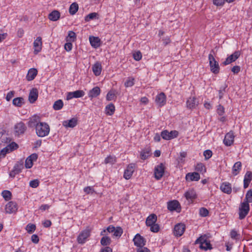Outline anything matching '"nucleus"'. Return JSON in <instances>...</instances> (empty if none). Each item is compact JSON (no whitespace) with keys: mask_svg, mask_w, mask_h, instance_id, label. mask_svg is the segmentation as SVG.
Listing matches in <instances>:
<instances>
[{"mask_svg":"<svg viewBox=\"0 0 252 252\" xmlns=\"http://www.w3.org/2000/svg\"><path fill=\"white\" fill-rule=\"evenodd\" d=\"M50 130L49 125L45 122L40 123L35 128L36 134L40 137H43L48 135Z\"/></svg>","mask_w":252,"mask_h":252,"instance_id":"f257e3e1","label":"nucleus"},{"mask_svg":"<svg viewBox=\"0 0 252 252\" xmlns=\"http://www.w3.org/2000/svg\"><path fill=\"white\" fill-rule=\"evenodd\" d=\"M239 218L240 220L244 219L248 214L250 211V205L246 202L241 203L239 209Z\"/></svg>","mask_w":252,"mask_h":252,"instance_id":"f03ea898","label":"nucleus"},{"mask_svg":"<svg viewBox=\"0 0 252 252\" xmlns=\"http://www.w3.org/2000/svg\"><path fill=\"white\" fill-rule=\"evenodd\" d=\"M208 59L211 71L214 74H218L220 70V66L218 62L216 61L214 57L211 53L209 55Z\"/></svg>","mask_w":252,"mask_h":252,"instance_id":"7ed1b4c3","label":"nucleus"},{"mask_svg":"<svg viewBox=\"0 0 252 252\" xmlns=\"http://www.w3.org/2000/svg\"><path fill=\"white\" fill-rule=\"evenodd\" d=\"M167 209L170 211H176L178 213L180 212L181 210L180 204L176 200L169 201L167 203Z\"/></svg>","mask_w":252,"mask_h":252,"instance_id":"20e7f679","label":"nucleus"},{"mask_svg":"<svg viewBox=\"0 0 252 252\" xmlns=\"http://www.w3.org/2000/svg\"><path fill=\"white\" fill-rule=\"evenodd\" d=\"M165 167L163 163H161L155 168V177L157 180H159L163 176L164 173Z\"/></svg>","mask_w":252,"mask_h":252,"instance_id":"39448f33","label":"nucleus"},{"mask_svg":"<svg viewBox=\"0 0 252 252\" xmlns=\"http://www.w3.org/2000/svg\"><path fill=\"white\" fill-rule=\"evenodd\" d=\"M134 245L140 248H142L146 244V240L144 238L139 234H137L133 239Z\"/></svg>","mask_w":252,"mask_h":252,"instance_id":"423d86ee","label":"nucleus"},{"mask_svg":"<svg viewBox=\"0 0 252 252\" xmlns=\"http://www.w3.org/2000/svg\"><path fill=\"white\" fill-rule=\"evenodd\" d=\"M90 235V231L89 229H85L82 231L77 238V241L79 244H84L85 243L86 239Z\"/></svg>","mask_w":252,"mask_h":252,"instance_id":"0eeeda50","label":"nucleus"},{"mask_svg":"<svg viewBox=\"0 0 252 252\" xmlns=\"http://www.w3.org/2000/svg\"><path fill=\"white\" fill-rule=\"evenodd\" d=\"M240 55V53L238 51L234 52L232 55L228 56L222 63V64L224 65L230 64V63L235 62Z\"/></svg>","mask_w":252,"mask_h":252,"instance_id":"6e6552de","label":"nucleus"},{"mask_svg":"<svg viewBox=\"0 0 252 252\" xmlns=\"http://www.w3.org/2000/svg\"><path fill=\"white\" fill-rule=\"evenodd\" d=\"M135 168V164L134 163L129 164L124 172V177L126 180L129 179L134 171Z\"/></svg>","mask_w":252,"mask_h":252,"instance_id":"1a4fd4ad","label":"nucleus"},{"mask_svg":"<svg viewBox=\"0 0 252 252\" xmlns=\"http://www.w3.org/2000/svg\"><path fill=\"white\" fill-rule=\"evenodd\" d=\"M85 95V92L82 90H77L74 92L67 93L66 99L70 100L73 98H79Z\"/></svg>","mask_w":252,"mask_h":252,"instance_id":"9d476101","label":"nucleus"},{"mask_svg":"<svg viewBox=\"0 0 252 252\" xmlns=\"http://www.w3.org/2000/svg\"><path fill=\"white\" fill-rule=\"evenodd\" d=\"M40 118L39 116L35 115L29 119L28 122V126L30 127L36 128L39 124L40 122Z\"/></svg>","mask_w":252,"mask_h":252,"instance_id":"9b49d317","label":"nucleus"},{"mask_svg":"<svg viewBox=\"0 0 252 252\" xmlns=\"http://www.w3.org/2000/svg\"><path fill=\"white\" fill-rule=\"evenodd\" d=\"M17 205L13 201L9 202L5 206V210L6 213L11 214L15 213L17 210Z\"/></svg>","mask_w":252,"mask_h":252,"instance_id":"f8f14e48","label":"nucleus"},{"mask_svg":"<svg viewBox=\"0 0 252 252\" xmlns=\"http://www.w3.org/2000/svg\"><path fill=\"white\" fill-rule=\"evenodd\" d=\"M185 225L183 223H178L175 225L174 228V234L176 236H181L185 230Z\"/></svg>","mask_w":252,"mask_h":252,"instance_id":"ddd939ff","label":"nucleus"},{"mask_svg":"<svg viewBox=\"0 0 252 252\" xmlns=\"http://www.w3.org/2000/svg\"><path fill=\"white\" fill-rule=\"evenodd\" d=\"M155 101L159 107L164 105L166 101L165 94L163 93L158 94L156 97Z\"/></svg>","mask_w":252,"mask_h":252,"instance_id":"4468645a","label":"nucleus"},{"mask_svg":"<svg viewBox=\"0 0 252 252\" xmlns=\"http://www.w3.org/2000/svg\"><path fill=\"white\" fill-rule=\"evenodd\" d=\"M234 139V135L233 132L230 131L225 135L223 140V143L226 146H230L233 144Z\"/></svg>","mask_w":252,"mask_h":252,"instance_id":"2eb2a0df","label":"nucleus"},{"mask_svg":"<svg viewBox=\"0 0 252 252\" xmlns=\"http://www.w3.org/2000/svg\"><path fill=\"white\" fill-rule=\"evenodd\" d=\"M26 129L27 127L25 124L22 122L17 123L14 126L15 132L17 135L23 134Z\"/></svg>","mask_w":252,"mask_h":252,"instance_id":"dca6fc26","label":"nucleus"},{"mask_svg":"<svg viewBox=\"0 0 252 252\" xmlns=\"http://www.w3.org/2000/svg\"><path fill=\"white\" fill-rule=\"evenodd\" d=\"M33 46L34 48V53L35 54L38 53L42 49V38L38 36L33 42Z\"/></svg>","mask_w":252,"mask_h":252,"instance_id":"f3484780","label":"nucleus"},{"mask_svg":"<svg viewBox=\"0 0 252 252\" xmlns=\"http://www.w3.org/2000/svg\"><path fill=\"white\" fill-rule=\"evenodd\" d=\"M38 95V90L36 88H32L29 95V100L30 103H34L37 99Z\"/></svg>","mask_w":252,"mask_h":252,"instance_id":"a211bd4d","label":"nucleus"},{"mask_svg":"<svg viewBox=\"0 0 252 252\" xmlns=\"http://www.w3.org/2000/svg\"><path fill=\"white\" fill-rule=\"evenodd\" d=\"M185 196L188 200L192 201L197 197L196 191L193 189H189L184 194Z\"/></svg>","mask_w":252,"mask_h":252,"instance_id":"6ab92c4d","label":"nucleus"},{"mask_svg":"<svg viewBox=\"0 0 252 252\" xmlns=\"http://www.w3.org/2000/svg\"><path fill=\"white\" fill-rule=\"evenodd\" d=\"M186 104L188 108L192 109L195 108V107L198 105V102L195 97H190L187 100Z\"/></svg>","mask_w":252,"mask_h":252,"instance_id":"aec40b11","label":"nucleus"},{"mask_svg":"<svg viewBox=\"0 0 252 252\" xmlns=\"http://www.w3.org/2000/svg\"><path fill=\"white\" fill-rule=\"evenodd\" d=\"M200 175L198 173L194 172L189 173L186 175V179L187 181H197L200 179Z\"/></svg>","mask_w":252,"mask_h":252,"instance_id":"412c9836","label":"nucleus"},{"mask_svg":"<svg viewBox=\"0 0 252 252\" xmlns=\"http://www.w3.org/2000/svg\"><path fill=\"white\" fill-rule=\"evenodd\" d=\"M92 70L94 74L97 76H99L101 72L102 66L100 62H96L92 66Z\"/></svg>","mask_w":252,"mask_h":252,"instance_id":"4be33fe9","label":"nucleus"},{"mask_svg":"<svg viewBox=\"0 0 252 252\" xmlns=\"http://www.w3.org/2000/svg\"><path fill=\"white\" fill-rule=\"evenodd\" d=\"M220 189L222 192H223L224 193H227L228 194H230L232 191L231 185L229 183H227V182L223 183L221 185V186L220 187Z\"/></svg>","mask_w":252,"mask_h":252,"instance_id":"5701e85b","label":"nucleus"},{"mask_svg":"<svg viewBox=\"0 0 252 252\" xmlns=\"http://www.w3.org/2000/svg\"><path fill=\"white\" fill-rule=\"evenodd\" d=\"M252 180V173L251 171H247L244 179V188L248 187L249 184Z\"/></svg>","mask_w":252,"mask_h":252,"instance_id":"b1692460","label":"nucleus"},{"mask_svg":"<svg viewBox=\"0 0 252 252\" xmlns=\"http://www.w3.org/2000/svg\"><path fill=\"white\" fill-rule=\"evenodd\" d=\"M89 40L91 45L94 48H96L100 45V40L98 37H94L93 36H90Z\"/></svg>","mask_w":252,"mask_h":252,"instance_id":"393cba45","label":"nucleus"},{"mask_svg":"<svg viewBox=\"0 0 252 252\" xmlns=\"http://www.w3.org/2000/svg\"><path fill=\"white\" fill-rule=\"evenodd\" d=\"M157 220V217L154 214H152L150 215L146 219V224L147 226H150V225H152L156 223Z\"/></svg>","mask_w":252,"mask_h":252,"instance_id":"a878e982","label":"nucleus"},{"mask_svg":"<svg viewBox=\"0 0 252 252\" xmlns=\"http://www.w3.org/2000/svg\"><path fill=\"white\" fill-rule=\"evenodd\" d=\"M37 74V70L35 68H31L26 76V78L28 81L33 80Z\"/></svg>","mask_w":252,"mask_h":252,"instance_id":"bb28decb","label":"nucleus"},{"mask_svg":"<svg viewBox=\"0 0 252 252\" xmlns=\"http://www.w3.org/2000/svg\"><path fill=\"white\" fill-rule=\"evenodd\" d=\"M100 93V90L99 88L95 87L89 91L88 96L91 98L96 97L99 95Z\"/></svg>","mask_w":252,"mask_h":252,"instance_id":"cd10ccee","label":"nucleus"},{"mask_svg":"<svg viewBox=\"0 0 252 252\" xmlns=\"http://www.w3.org/2000/svg\"><path fill=\"white\" fill-rule=\"evenodd\" d=\"M77 121L76 118H72L71 119L65 121L63 123V125L64 126L68 127H74L77 125Z\"/></svg>","mask_w":252,"mask_h":252,"instance_id":"c85d7f7f","label":"nucleus"},{"mask_svg":"<svg viewBox=\"0 0 252 252\" xmlns=\"http://www.w3.org/2000/svg\"><path fill=\"white\" fill-rule=\"evenodd\" d=\"M60 15V13L59 11L54 10L49 14L48 18L51 21H56L59 19Z\"/></svg>","mask_w":252,"mask_h":252,"instance_id":"c756f323","label":"nucleus"},{"mask_svg":"<svg viewBox=\"0 0 252 252\" xmlns=\"http://www.w3.org/2000/svg\"><path fill=\"white\" fill-rule=\"evenodd\" d=\"M25 103L24 98L18 97L13 99L12 104L16 107H21Z\"/></svg>","mask_w":252,"mask_h":252,"instance_id":"7c9ffc66","label":"nucleus"},{"mask_svg":"<svg viewBox=\"0 0 252 252\" xmlns=\"http://www.w3.org/2000/svg\"><path fill=\"white\" fill-rule=\"evenodd\" d=\"M242 163L240 161L236 162L233 165L232 168V174L236 176L240 172L241 169Z\"/></svg>","mask_w":252,"mask_h":252,"instance_id":"2f4dec72","label":"nucleus"},{"mask_svg":"<svg viewBox=\"0 0 252 252\" xmlns=\"http://www.w3.org/2000/svg\"><path fill=\"white\" fill-rule=\"evenodd\" d=\"M115 110V106L113 103H110L105 107L106 114L108 115H112Z\"/></svg>","mask_w":252,"mask_h":252,"instance_id":"473e14b6","label":"nucleus"},{"mask_svg":"<svg viewBox=\"0 0 252 252\" xmlns=\"http://www.w3.org/2000/svg\"><path fill=\"white\" fill-rule=\"evenodd\" d=\"M204 245H200L199 248L200 249L204 250L205 251H207L208 250H212V247L210 243V241L207 240H204Z\"/></svg>","mask_w":252,"mask_h":252,"instance_id":"72a5a7b5","label":"nucleus"},{"mask_svg":"<svg viewBox=\"0 0 252 252\" xmlns=\"http://www.w3.org/2000/svg\"><path fill=\"white\" fill-rule=\"evenodd\" d=\"M63 106V103L62 99H59L56 101L53 106V108L55 110H61Z\"/></svg>","mask_w":252,"mask_h":252,"instance_id":"f704fd0d","label":"nucleus"},{"mask_svg":"<svg viewBox=\"0 0 252 252\" xmlns=\"http://www.w3.org/2000/svg\"><path fill=\"white\" fill-rule=\"evenodd\" d=\"M78 10V5L76 2L72 3L69 7V12L71 15L75 14Z\"/></svg>","mask_w":252,"mask_h":252,"instance_id":"c9c22d12","label":"nucleus"},{"mask_svg":"<svg viewBox=\"0 0 252 252\" xmlns=\"http://www.w3.org/2000/svg\"><path fill=\"white\" fill-rule=\"evenodd\" d=\"M111 243V240L110 237L104 236L102 237L100 240V244L104 246L109 245Z\"/></svg>","mask_w":252,"mask_h":252,"instance_id":"e433bc0d","label":"nucleus"},{"mask_svg":"<svg viewBox=\"0 0 252 252\" xmlns=\"http://www.w3.org/2000/svg\"><path fill=\"white\" fill-rule=\"evenodd\" d=\"M195 170L197 172H199L201 173H204L206 172L205 166L202 163H198L195 166Z\"/></svg>","mask_w":252,"mask_h":252,"instance_id":"4c0bfd02","label":"nucleus"},{"mask_svg":"<svg viewBox=\"0 0 252 252\" xmlns=\"http://www.w3.org/2000/svg\"><path fill=\"white\" fill-rule=\"evenodd\" d=\"M116 162V158L114 156H109L107 157L104 160L105 164H114Z\"/></svg>","mask_w":252,"mask_h":252,"instance_id":"58836bf2","label":"nucleus"},{"mask_svg":"<svg viewBox=\"0 0 252 252\" xmlns=\"http://www.w3.org/2000/svg\"><path fill=\"white\" fill-rule=\"evenodd\" d=\"M227 87V85L224 84L222 85L219 91V98L221 99L222 98L224 94L226 92V89Z\"/></svg>","mask_w":252,"mask_h":252,"instance_id":"ea45409f","label":"nucleus"},{"mask_svg":"<svg viewBox=\"0 0 252 252\" xmlns=\"http://www.w3.org/2000/svg\"><path fill=\"white\" fill-rule=\"evenodd\" d=\"M1 195L4 199L7 201L10 200L12 196L11 192L7 190H3L1 193Z\"/></svg>","mask_w":252,"mask_h":252,"instance_id":"a19ab883","label":"nucleus"},{"mask_svg":"<svg viewBox=\"0 0 252 252\" xmlns=\"http://www.w3.org/2000/svg\"><path fill=\"white\" fill-rule=\"evenodd\" d=\"M113 233V235L114 236L120 237L122 235L123 230L121 227L117 226L115 227Z\"/></svg>","mask_w":252,"mask_h":252,"instance_id":"79ce46f5","label":"nucleus"},{"mask_svg":"<svg viewBox=\"0 0 252 252\" xmlns=\"http://www.w3.org/2000/svg\"><path fill=\"white\" fill-rule=\"evenodd\" d=\"M244 202H246L248 203H252V189H250L247 191Z\"/></svg>","mask_w":252,"mask_h":252,"instance_id":"37998d69","label":"nucleus"},{"mask_svg":"<svg viewBox=\"0 0 252 252\" xmlns=\"http://www.w3.org/2000/svg\"><path fill=\"white\" fill-rule=\"evenodd\" d=\"M35 229H36L35 225L34 224H32V223H29L27 225L26 228V230L30 234L33 233L35 231Z\"/></svg>","mask_w":252,"mask_h":252,"instance_id":"c03bdc74","label":"nucleus"},{"mask_svg":"<svg viewBox=\"0 0 252 252\" xmlns=\"http://www.w3.org/2000/svg\"><path fill=\"white\" fill-rule=\"evenodd\" d=\"M23 168V165L22 163H16L14 166L13 170L16 173H19L21 172L22 169Z\"/></svg>","mask_w":252,"mask_h":252,"instance_id":"a18cd8bd","label":"nucleus"},{"mask_svg":"<svg viewBox=\"0 0 252 252\" xmlns=\"http://www.w3.org/2000/svg\"><path fill=\"white\" fill-rule=\"evenodd\" d=\"M97 15H98L97 13H96L95 12L91 13L89 14L88 15H87L85 17V20L86 22H88L91 20H94V19H95Z\"/></svg>","mask_w":252,"mask_h":252,"instance_id":"49530a36","label":"nucleus"},{"mask_svg":"<svg viewBox=\"0 0 252 252\" xmlns=\"http://www.w3.org/2000/svg\"><path fill=\"white\" fill-rule=\"evenodd\" d=\"M150 151L146 150L142 151L140 153V158L145 160L150 156Z\"/></svg>","mask_w":252,"mask_h":252,"instance_id":"de8ad7c7","label":"nucleus"},{"mask_svg":"<svg viewBox=\"0 0 252 252\" xmlns=\"http://www.w3.org/2000/svg\"><path fill=\"white\" fill-rule=\"evenodd\" d=\"M116 92L114 91H109L106 95V99L108 100H112L116 97Z\"/></svg>","mask_w":252,"mask_h":252,"instance_id":"09e8293b","label":"nucleus"},{"mask_svg":"<svg viewBox=\"0 0 252 252\" xmlns=\"http://www.w3.org/2000/svg\"><path fill=\"white\" fill-rule=\"evenodd\" d=\"M9 152H11L18 148V145L14 142H12L6 146Z\"/></svg>","mask_w":252,"mask_h":252,"instance_id":"8fccbe9b","label":"nucleus"},{"mask_svg":"<svg viewBox=\"0 0 252 252\" xmlns=\"http://www.w3.org/2000/svg\"><path fill=\"white\" fill-rule=\"evenodd\" d=\"M199 215L202 217H205L208 216L209 211L204 207H202L199 209Z\"/></svg>","mask_w":252,"mask_h":252,"instance_id":"3c124183","label":"nucleus"},{"mask_svg":"<svg viewBox=\"0 0 252 252\" xmlns=\"http://www.w3.org/2000/svg\"><path fill=\"white\" fill-rule=\"evenodd\" d=\"M134 79L133 78L129 77L125 83V86L126 87H132L134 84Z\"/></svg>","mask_w":252,"mask_h":252,"instance_id":"603ef678","label":"nucleus"},{"mask_svg":"<svg viewBox=\"0 0 252 252\" xmlns=\"http://www.w3.org/2000/svg\"><path fill=\"white\" fill-rule=\"evenodd\" d=\"M161 137L165 140H170L169 132L167 130H163L160 134Z\"/></svg>","mask_w":252,"mask_h":252,"instance_id":"864d4df0","label":"nucleus"},{"mask_svg":"<svg viewBox=\"0 0 252 252\" xmlns=\"http://www.w3.org/2000/svg\"><path fill=\"white\" fill-rule=\"evenodd\" d=\"M39 184V181L37 179L31 181L30 182V186L33 188H37Z\"/></svg>","mask_w":252,"mask_h":252,"instance_id":"5fc2aeb1","label":"nucleus"},{"mask_svg":"<svg viewBox=\"0 0 252 252\" xmlns=\"http://www.w3.org/2000/svg\"><path fill=\"white\" fill-rule=\"evenodd\" d=\"M203 155L205 157V159L207 160L212 157V152L210 150H206L204 152Z\"/></svg>","mask_w":252,"mask_h":252,"instance_id":"6e6d98bb","label":"nucleus"},{"mask_svg":"<svg viewBox=\"0 0 252 252\" xmlns=\"http://www.w3.org/2000/svg\"><path fill=\"white\" fill-rule=\"evenodd\" d=\"M150 230L153 232H158L159 230V226L157 223L150 225Z\"/></svg>","mask_w":252,"mask_h":252,"instance_id":"4d7b16f0","label":"nucleus"},{"mask_svg":"<svg viewBox=\"0 0 252 252\" xmlns=\"http://www.w3.org/2000/svg\"><path fill=\"white\" fill-rule=\"evenodd\" d=\"M133 57L136 61H139L142 58V54L140 51H137L133 53Z\"/></svg>","mask_w":252,"mask_h":252,"instance_id":"13d9d810","label":"nucleus"},{"mask_svg":"<svg viewBox=\"0 0 252 252\" xmlns=\"http://www.w3.org/2000/svg\"><path fill=\"white\" fill-rule=\"evenodd\" d=\"M205 237L206 236L205 235H204V236H201L200 237H199L198 238H197L195 242V244H200V245H204V242H203V241L204 240H206L207 239L205 238Z\"/></svg>","mask_w":252,"mask_h":252,"instance_id":"bf43d9fd","label":"nucleus"},{"mask_svg":"<svg viewBox=\"0 0 252 252\" xmlns=\"http://www.w3.org/2000/svg\"><path fill=\"white\" fill-rule=\"evenodd\" d=\"M33 165V162L29 158H27L25 161V167L27 168H30Z\"/></svg>","mask_w":252,"mask_h":252,"instance_id":"052dcab7","label":"nucleus"},{"mask_svg":"<svg viewBox=\"0 0 252 252\" xmlns=\"http://www.w3.org/2000/svg\"><path fill=\"white\" fill-rule=\"evenodd\" d=\"M217 113L220 116H222L224 113V108L220 104L219 105L217 108Z\"/></svg>","mask_w":252,"mask_h":252,"instance_id":"680f3d73","label":"nucleus"},{"mask_svg":"<svg viewBox=\"0 0 252 252\" xmlns=\"http://www.w3.org/2000/svg\"><path fill=\"white\" fill-rule=\"evenodd\" d=\"M84 191L87 194H93L94 193V191L93 188L92 187H90V186L85 187L84 189Z\"/></svg>","mask_w":252,"mask_h":252,"instance_id":"e2e57ef3","label":"nucleus"},{"mask_svg":"<svg viewBox=\"0 0 252 252\" xmlns=\"http://www.w3.org/2000/svg\"><path fill=\"white\" fill-rule=\"evenodd\" d=\"M68 37L71 39V41H74L76 39V36L75 33L73 31H69L68 33Z\"/></svg>","mask_w":252,"mask_h":252,"instance_id":"0e129e2a","label":"nucleus"},{"mask_svg":"<svg viewBox=\"0 0 252 252\" xmlns=\"http://www.w3.org/2000/svg\"><path fill=\"white\" fill-rule=\"evenodd\" d=\"M178 135V132L176 130H172L169 132V137L170 140L177 137Z\"/></svg>","mask_w":252,"mask_h":252,"instance_id":"69168bd1","label":"nucleus"},{"mask_svg":"<svg viewBox=\"0 0 252 252\" xmlns=\"http://www.w3.org/2000/svg\"><path fill=\"white\" fill-rule=\"evenodd\" d=\"M225 3V0H213L214 4L217 6H222Z\"/></svg>","mask_w":252,"mask_h":252,"instance_id":"338daca9","label":"nucleus"},{"mask_svg":"<svg viewBox=\"0 0 252 252\" xmlns=\"http://www.w3.org/2000/svg\"><path fill=\"white\" fill-rule=\"evenodd\" d=\"M14 94L15 92L13 91L9 92L6 95V100L9 101L11 99V98L14 96Z\"/></svg>","mask_w":252,"mask_h":252,"instance_id":"774afa93","label":"nucleus"}]
</instances>
